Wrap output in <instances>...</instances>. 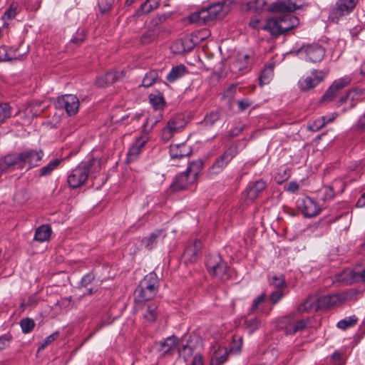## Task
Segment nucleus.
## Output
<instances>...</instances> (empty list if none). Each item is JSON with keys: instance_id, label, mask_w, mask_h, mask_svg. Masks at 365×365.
Returning <instances> with one entry per match:
<instances>
[{"instance_id": "32", "label": "nucleus", "mask_w": 365, "mask_h": 365, "mask_svg": "<svg viewBox=\"0 0 365 365\" xmlns=\"http://www.w3.org/2000/svg\"><path fill=\"white\" fill-rule=\"evenodd\" d=\"M187 72V68L183 64L173 66L166 76V80L170 83H174L182 77Z\"/></svg>"}, {"instance_id": "46", "label": "nucleus", "mask_w": 365, "mask_h": 365, "mask_svg": "<svg viewBox=\"0 0 365 365\" xmlns=\"http://www.w3.org/2000/svg\"><path fill=\"white\" fill-rule=\"evenodd\" d=\"M11 116V107L6 103H0V123Z\"/></svg>"}, {"instance_id": "54", "label": "nucleus", "mask_w": 365, "mask_h": 365, "mask_svg": "<svg viewBox=\"0 0 365 365\" xmlns=\"http://www.w3.org/2000/svg\"><path fill=\"white\" fill-rule=\"evenodd\" d=\"M324 120L321 118H319L316 119L314 122L312 123H309L307 125L308 130L312 131V132H317L319 130L322 128L324 126Z\"/></svg>"}, {"instance_id": "19", "label": "nucleus", "mask_w": 365, "mask_h": 365, "mask_svg": "<svg viewBox=\"0 0 365 365\" xmlns=\"http://www.w3.org/2000/svg\"><path fill=\"white\" fill-rule=\"evenodd\" d=\"M267 186V183L263 179L250 182L246 188L247 198L254 201L265 190Z\"/></svg>"}, {"instance_id": "51", "label": "nucleus", "mask_w": 365, "mask_h": 365, "mask_svg": "<svg viewBox=\"0 0 365 365\" xmlns=\"http://www.w3.org/2000/svg\"><path fill=\"white\" fill-rule=\"evenodd\" d=\"M115 0H98V5L101 13L104 14L108 11Z\"/></svg>"}, {"instance_id": "23", "label": "nucleus", "mask_w": 365, "mask_h": 365, "mask_svg": "<svg viewBox=\"0 0 365 365\" xmlns=\"http://www.w3.org/2000/svg\"><path fill=\"white\" fill-rule=\"evenodd\" d=\"M165 234L162 230H157L151 233L148 237L142 240V244L149 250L153 249L159 242L163 241Z\"/></svg>"}, {"instance_id": "39", "label": "nucleus", "mask_w": 365, "mask_h": 365, "mask_svg": "<svg viewBox=\"0 0 365 365\" xmlns=\"http://www.w3.org/2000/svg\"><path fill=\"white\" fill-rule=\"evenodd\" d=\"M357 320V317L355 315H352L338 322L336 327L341 330H346L355 325Z\"/></svg>"}, {"instance_id": "27", "label": "nucleus", "mask_w": 365, "mask_h": 365, "mask_svg": "<svg viewBox=\"0 0 365 365\" xmlns=\"http://www.w3.org/2000/svg\"><path fill=\"white\" fill-rule=\"evenodd\" d=\"M320 309L318 297L315 296H309L306 300L300 304L298 310L300 312H315Z\"/></svg>"}, {"instance_id": "6", "label": "nucleus", "mask_w": 365, "mask_h": 365, "mask_svg": "<svg viewBox=\"0 0 365 365\" xmlns=\"http://www.w3.org/2000/svg\"><path fill=\"white\" fill-rule=\"evenodd\" d=\"M359 0H337L331 9L329 19L337 23L341 18L351 14L356 7Z\"/></svg>"}, {"instance_id": "15", "label": "nucleus", "mask_w": 365, "mask_h": 365, "mask_svg": "<svg viewBox=\"0 0 365 365\" xmlns=\"http://www.w3.org/2000/svg\"><path fill=\"white\" fill-rule=\"evenodd\" d=\"M339 280L346 284L364 282H365V268L356 267L353 269H346L340 276Z\"/></svg>"}, {"instance_id": "25", "label": "nucleus", "mask_w": 365, "mask_h": 365, "mask_svg": "<svg viewBox=\"0 0 365 365\" xmlns=\"http://www.w3.org/2000/svg\"><path fill=\"white\" fill-rule=\"evenodd\" d=\"M280 27L279 19L272 18L267 19L265 24H263L262 30L269 31L274 37H278L279 36L282 35V31Z\"/></svg>"}, {"instance_id": "40", "label": "nucleus", "mask_w": 365, "mask_h": 365, "mask_svg": "<svg viewBox=\"0 0 365 365\" xmlns=\"http://www.w3.org/2000/svg\"><path fill=\"white\" fill-rule=\"evenodd\" d=\"M194 349L195 347L192 344V341H187L185 344H182L178 348L179 355L186 360L192 355Z\"/></svg>"}, {"instance_id": "28", "label": "nucleus", "mask_w": 365, "mask_h": 365, "mask_svg": "<svg viewBox=\"0 0 365 365\" xmlns=\"http://www.w3.org/2000/svg\"><path fill=\"white\" fill-rule=\"evenodd\" d=\"M229 351L226 347H219L211 357L210 365H222L228 359Z\"/></svg>"}, {"instance_id": "60", "label": "nucleus", "mask_w": 365, "mask_h": 365, "mask_svg": "<svg viewBox=\"0 0 365 365\" xmlns=\"http://www.w3.org/2000/svg\"><path fill=\"white\" fill-rule=\"evenodd\" d=\"M252 102L249 98H243L237 101L238 108L241 111H244L250 106H251Z\"/></svg>"}, {"instance_id": "38", "label": "nucleus", "mask_w": 365, "mask_h": 365, "mask_svg": "<svg viewBox=\"0 0 365 365\" xmlns=\"http://www.w3.org/2000/svg\"><path fill=\"white\" fill-rule=\"evenodd\" d=\"M158 316L157 306L155 304L147 305L146 310L143 314V317L149 322H153L156 320Z\"/></svg>"}, {"instance_id": "24", "label": "nucleus", "mask_w": 365, "mask_h": 365, "mask_svg": "<svg viewBox=\"0 0 365 365\" xmlns=\"http://www.w3.org/2000/svg\"><path fill=\"white\" fill-rule=\"evenodd\" d=\"M279 19L282 35H285L289 31L297 27L299 23V19L297 16L292 15H284L279 17Z\"/></svg>"}, {"instance_id": "29", "label": "nucleus", "mask_w": 365, "mask_h": 365, "mask_svg": "<svg viewBox=\"0 0 365 365\" xmlns=\"http://www.w3.org/2000/svg\"><path fill=\"white\" fill-rule=\"evenodd\" d=\"M145 140L142 138H137L132 146L129 148L127 154V162H132L136 160L145 145Z\"/></svg>"}, {"instance_id": "1", "label": "nucleus", "mask_w": 365, "mask_h": 365, "mask_svg": "<svg viewBox=\"0 0 365 365\" xmlns=\"http://www.w3.org/2000/svg\"><path fill=\"white\" fill-rule=\"evenodd\" d=\"M101 169L100 160L92 158L87 162H81L75 168L69 171L67 182L70 188L76 189L83 185L88 177L95 178Z\"/></svg>"}, {"instance_id": "53", "label": "nucleus", "mask_w": 365, "mask_h": 365, "mask_svg": "<svg viewBox=\"0 0 365 365\" xmlns=\"http://www.w3.org/2000/svg\"><path fill=\"white\" fill-rule=\"evenodd\" d=\"M269 283L271 285L274 286V287H277V288H281V287H284L286 286V282H285V279H284V277L281 275V276H273L270 280H269Z\"/></svg>"}, {"instance_id": "43", "label": "nucleus", "mask_w": 365, "mask_h": 365, "mask_svg": "<svg viewBox=\"0 0 365 365\" xmlns=\"http://www.w3.org/2000/svg\"><path fill=\"white\" fill-rule=\"evenodd\" d=\"M273 76V69L272 67L264 68L259 75V81L260 86L267 84Z\"/></svg>"}, {"instance_id": "33", "label": "nucleus", "mask_w": 365, "mask_h": 365, "mask_svg": "<svg viewBox=\"0 0 365 365\" xmlns=\"http://www.w3.org/2000/svg\"><path fill=\"white\" fill-rule=\"evenodd\" d=\"M160 0H146L137 10L136 14L142 16L150 13L159 6Z\"/></svg>"}, {"instance_id": "63", "label": "nucleus", "mask_w": 365, "mask_h": 365, "mask_svg": "<svg viewBox=\"0 0 365 365\" xmlns=\"http://www.w3.org/2000/svg\"><path fill=\"white\" fill-rule=\"evenodd\" d=\"M244 129V125L236 126L232 128L228 133V136L230 138L238 136Z\"/></svg>"}, {"instance_id": "62", "label": "nucleus", "mask_w": 365, "mask_h": 365, "mask_svg": "<svg viewBox=\"0 0 365 365\" xmlns=\"http://www.w3.org/2000/svg\"><path fill=\"white\" fill-rule=\"evenodd\" d=\"M249 26L255 29H262L263 24L261 23L260 19L253 17L250 19Z\"/></svg>"}, {"instance_id": "52", "label": "nucleus", "mask_w": 365, "mask_h": 365, "mask_svg": "<svg viewBox=\"0 0 365 365\" xmlns=\"http://www.w3.org/2000/svg\"><path fill=\"white\" fill-rule=\"evenodd\" d=\"M247 7L249 10L258 11L264 10V0H254L248 2Z\"/></svg>"}, {"instance_id": "42", "label": "nucleus", "mask_w": 365, "mask_h": 365, "mask_svg": "<svg viewBox=\"0 0 365 365\" xmlns=\"http://www.w3.org/2000/svg\"><path fill=\"white\" fill-rule=\"evenodd\" d=\"M188 21L190 24H195L197 26L205 25L204 20L202 19V9L197 11H195L190 14L187 17Z\"/></svg>"}, {"instance_id": "48", "label": "nucleus", "mask_w": 365, "mask_h": 365, "mask_svg": "<svg viewBox=\"0 0 365 365\" xmlns=\"http://www.w3.org/2000/svg\"><path fill=\"white\" fill-rule=\"evenodd\" d=\"M220 119V113L217 111H212L206 115L204 123L206 125L212 126Z\"/></svg>"}, {"instance_id": "13", "label": "nucleus", "mask_w": 365, "mask_h": 365, "mask_svg": "<svg viewBox=\"0 0 365 365\" xmlns=\"http://www.w3.org/2000/svg\"><path fill=\"white\" fill-rule=\"evenodd\" d=\"M297 206L306 217H313L317 215L321 207L317 202L309 197H305L297 200Z\"/></svg>"}, {"instance_id": "50", "label": "nucleus", "mask_w": 365, "mask_h": 365, "mask_svg": "<svg viewBox=\"0 0 365 365\" xmlns=\"http://www.w3.org/2000/svg\"><path fill=\"white\" fill-rule=\"evenodd\" d=\"M59 336L58 331H55L51 334L48 335L44 341L39 344L38 347V351L43 350L48 345H49L51 342L55 341Z\"/></svg>"}, {"instance_id": "41", "label": "nucleus", "mask_w": 365, "mask_h": 365, "mask_svg": "<svg viewBox=\"0 0 365 365\" xmlns=\"http://www.w3.org/2000/svg\"><path fill=\"white\" fill-rule=\"evenodd\" d=\"M203 163L201 160L192 162L189 167L187 168V171L191 176L195 177V180L197 179V175L202 168Z\"/></svg>"}, {"instance_id": "16", "label": "nucleus", "mask_w": 365, "mask_h": 365, "mask_svg": "<svg viewBox=\"0 0 365 365\" xmlns=\"http://www.w3.org/2000/svg\"><path fill=\"white\" fill-rule=\"evenodd\" d=\"M196 180H195L194 176H191L189 173L185 170L183 173H181L177 175L171 185L170 187L174 191H181L187 189L190 185L193 184Z\"/></svg>"}, {"instance_id": "55", "label": "nucleus", "mask_w": 365, "mask_h": 365, "mask_svg": "<svg viewBox=\"0 0 365 365\" xmlns=\"http://www.w3.org/2000/svg\"><path fill=\"white\" fill-rule=\"evenodd\" d=\"M11 49L6 46L0 47V61H11L14 57L10 53Z\"/></svg>"}, {"instance_id": "20", "label": "nucleus", "mask_w": 365, "mask_h": 365, "mask_svg": "<svg viewBox=\"0 0 365 365\" xmlns=\"http://www.w3.org/2000/svg\"><path fill=\"white\" fill-rule=\"evenodd\" d=\"M191 153V148L185 143L174 144L170 146V155L173 160L187 157Z\"/></svg>"}, {"instance_id": "37", "label": "nucleus", "mask_w": 365, "mask_h": 365, "mask_svg": "<svg viewBox=\"0 0 365 365\" xmlns=\"http://www.w3.org/2000/svg\"><path fill=\"white\" fill-rule=\"evenodd\" d=\"M149 101L155 110H161L165 107V103L162 94H150Z\"/></svg>"}, {"instance_id": "44", "label": "nucleus", "mask_w": 365, "mask_h": 365, "mask_svg": "<svg viewBox=\"0 0 365 365\" xmlns=\"http://www.w3.org/2000/svg\"><path fill=\"white\" fill-rule=\"evenodd\" d=\"M238 154V147L236 145H232L227 148L222 155L229 163Z\"/></svg>"}, {"instance_id": "21", "label": "nucleus", "mask_w": 365, "mask_h": 365, "mask_svg": "<svg viewBox=\"0 0 365 365\" xmlns=\"http://www.w3.org/2000/svg\"><path fill=\"white\" fill-rule=\"evenodd\" d=\"M122 77H123V72L110 71L106 73L103 76L98 77L96 80V84L98 87H106Z\"/></svg>"}, {"instance_id": "26", "label": "nucleus", "mask_w": 365, "mask_h": 365, "mask_svg": "<svg viewBox=\"0 0 365 365\" xmlns=\"http://www.w3.org/2000/svg\"><path fill=\"white\" fill-rule=\"evenodd\" d=\"M301 8V5H297L292 0H276V5L274 12L276 13H287L293 12L295 10Z\"/></svg>"}, {"instance_id": "49", "label": "nucleus", "mask_w": 365, "mask_h": 365, "mask_svg": "<svg viewBox=\"0 0 365 365\" xmlns=\"http://www.w3.org/2000/svg\"><path fill=\"white\" fill-rule=\"evenodd\" d=\"M156 77L157 73L154 71L146 73L143 79L142 86L145 88L151 86L155 82Z\"/></svg>"}, {"instance_id": "59", "label": "nucleus", "mask_w": 365, "mask_h": 365, "mask_svg": "<svg viewBox=\"0 0 365 365\" xmlns=\"http://www.w3.org/2000/svg\"><path fill=\"white\" fill-rule=\"evenodd\" d=\"M95 276L93 273H88L84 275L81 280V285L87 287L94 280Z\"/></svg>"}, {"instance_id": "10", "label": "nucleus", "mask_w": 365, "mask_h": 365, "mask_svg": "<svg viewBox=\"0 0 365 365\" xmlns=\"http://www.w3.org/2000/svg\"><path fill=\"white\" fill-rule=\"evenodd\" d=\"M326 73L323 71L314 70L311 76L302 77L299 80V88L302 91H309L316 87L324 78Z\"/></svg>"}, {"instance_id": "36", "label": "nucleus", "mask_w": 365, "mask_h": 365, "mask_svg": "<svg viewBox=\"0 0 365 365\" xmlns=\"http://www.w3.org/2000/svg\"><path fill=\"white\" fill-rule=\"evenodd\" d=\"M265 302V294L262 293L260 295L254 299L252 305L250 308V313H259L264 312V304Z\"/></svg>"}, {"instance_id": "2", "label": "nucleus", "mask_w": 365, "mask_h": 365, "mask_svg": "<svg viewBox=\"0 0 365 365\" xmlns=\"http://www.w3.org/2000/svg\"><path fill=\"white\" fill-rule=\"evenodd\" d=\"M159 285V279L156 273L150 272L144 277L135 289V300L143 302L152 299L156 295Z\"/></svg>"}, {"instance_id": "35", "label": "nucleus", "mask_w": 365, "mask_h": 365, "mask_svg": "<svg viewBox=\"0 0 365 365\" xmlns=\"http://www.w3.org/2000/svg\"><path fill=\"white\" fill-rule=\"evenodd\" d=\"M260 324V320L257 317L245 318L243 327L247 331L249 334H252L259 329Z\"/></svg>"}, {"instance_id": "7", "label": "nucleus", "mask_w": 365, "mask_h": 365, "mask_svg": "<svg viewBox=\"0 0 365 365\" xmlns=\"http://www.w3.org/2000/svg\"><path fill=\"white\" fill-rule=\"evenodd\" d=\"M58 110H64L68 115L74 116L79 110V100L76 95L64 94L56 98L54 103Z\"/></svg>"}, {"instance_id": "8", "label": "nucleus", "mask_w": 365, "mask_h": 365, "mask_svg": "<svg viewBox=\"0 0 365 365\" xmlns=\"http://www.w3.org/2000/svg\"><path fill=\"white\" fill-rule=\"evenodd\" d=\"M351 81V78L344 76L335 80L329 87L325 93L322 97V102H330L340 93V91L346 87Z\"/></svg>"}, {"instance_id": "4", "label": "nucleus", "mask_w": 365, "mask_h": 365, "mask_svg": "<svg viewBox=\"0 0 365 365\" xmlns=\"http://www.w3.org/2000/svg\"><path fill=\"white\" fill-rule=\"evenodd\" d=\"M232 3V0H221L208 7L202 8V19L205 25L222 18L230 11Z\"/></svg>"}, {"instance_id": "9", "label": "nucleus", "mask_w": 365, "mask_h": 365, "mask_svg": "<svg viewBox=\"0 0 365 365\" xmlns=\"http://www.w3.org/2000/svg\"><path fill=\"white\" fill-rule=\"evenodd\" d=\"M186 122L184 118L180 115H175L171 118L167 123L166 126L162 130V138L165 141H168L173 135L184 128Z\"/></svg>"}, {"instance_id": "17", "label": "nucleus", "mask_w": 365, "mask_h": 365, "mask_svg": "<svg viewBox=\"0 0 365 365\" xmlns=\"http://www.w3.org/2000/svg\"><path fill=\"white\" fill-rule=\"evenodd\" d=\"M252 60V56L251 53H238L236 60L231 65L232 71L234 73L239 72L240 74L246 73Z\"/></svg>"}, {"instance_id": "18", "label": "nucleus", "mask_w": 365, "mask_h": 365, "mask_svg": "<svg viewBox=\"0 0 365 365\" xmlns=\"http://www.w3.org/2000/svg\"><path fill=\"white\" fill-rule=\"evenodd\" d=\"M201 248L202 242L200 240H195L193 243L187 245L182 255L184 262L186 264L197 262Z\"/></svg>"}, {"instance_id": "30", "label": "nucleus", "mask_w": 365, "mask_h": 365, "mask_svg": "<svg viewBox=\"0 0 365 365\" xmlns=\"http://www.w3.org/2000/svg\"><path fill=\"white\" fill-rule=\"evenodd\" d=\"M52 230L48 225H43L35 230L34 240L38 242H43L50 239Z\"/></svg>"}, {"instance_id": "47", "label": "nucleus", "mask_w": 365, "mask_h": 365, "mask_svg": "<svg viewBox=\"0 0 365 365\" xmlns=\"http://www.w3.org/2000/svg\"><path fill=\"white\" fill-rule=\"evenodd\" d=\"M242 345V338L240 336L235 335L230 345L229 352H239Z\"/></svg>"}, {"instance_id": "31", "label": "nucleus", "mask_w": 365, "mask_h": 365, "mask_svg": "<svg viewBox=\"0 0 365 365\" xmlns=\"http://www.w3.org/2000/svg\"><path fill=\"white\" fill-rule=\"evenodd\" d=\"M63 160V158H56L51 160L48 164L39 169L38 176L46 177L50 175L55 170L58 169Z\"/></svg>"}, {"instance_id": "22", "label": "nucleus", "mask_w": 365, "mask_h": 365, "mask_svg": "<svg viewBox=\"0 0 365 365\" xmlns=\"http://www.w3.org/2000/svg\"><path fill=\"white\" fill-rule=\"evenodd\" d=\"M178 341L175 336H170L161 341L158 351L162 355L172 354L176 349Z\"/></svg>"}, {"instance_id": "34", "label": "nucleus", "mask_w": 365, "mask_h": 365, "mask_svg": "<svg viewBox=\"0 0 365 365\" xmlns=\"http://www.w3.org/2000/svg\"><path fill=\"white\" fill-rule=\"evenodd\" d=\"M229 163H230L221 155L215 160L214 163L210 168V173L211 174L217 175L221 173Z\"/></svg>"}, {"instance_id": "56", "label": "nucleus", "mask_w": 365, "mask_h": 365, "mask_svg": "<svg viewBox=\"0 0 365 365\" xmlns=\"http://www.w3.org/2000/svg\"><path fill=\"white\" fill-rule=\"evenodd\" d=\"M155 37V32L152 30L145 31L140 38V41L143 44H147L154 40Z\"/></svg>"}, {"instance_id": "45", "label": "nucleus", "mask_w": 365, "mask_h": 365, "mask_svg": "<svg viewBox=\"0 0 365 365\" xmlns=\"http://www.w3.org/2000/svg\"><path fill=\"white\" fill-rule=\"evenodd\" d=\"M22 331L24 334L30 333L35 327L34 321L31 318H24L20 322Z\"/></svg>"}, {"instance_id": "11", "label": "nucleus", "mask_w": 365, "mask_h": 365, "mask_svg": "<svg viewBox=\"0 0 365 365\" xmlns=\"http://www.w3.org/2000/svg\"><path fill=\"white\" fill-rule=\"evenodd\" d=\"M309 323V320L308 319L294 320L290 317H286L284 318L279 327L284 331L286 334H294L306 329Z\"/></svg>"}, {"instance_id": "5", "label": "nucleus", "mask_w": 365, "mask_h": 365, "mask_svg": "<svg viewBox=\"0 0 365 365\" xmlns=\"http://www.w3.org/2000/svg\"><path fill=\"white\" fill-rule=\"evenodd\" d=\"M206 266L209 272L221 280L229 278L230 267L222 259L220 255H210L207 257Z\"/></svg>"}, {"instance_id": "14", "label": "nucleus", "mask_w": 365, "mask_h": 365, "mask_svg": "<svg viewBox=\"0 0 365 365\" xmlns=\"http://www.w3.org/2000/svg\"><path fill=\"white\" fill-rule=\"evenodd\" d=\"M352 296V292H344L342 293L324 295L318 297L320 309L329 308L336 305L337 304L350 299Z\"/></svg>"}, {"instance_id": "61", "label": "nucleus", "mask_w": 365, "mask_h": 365, "mask_svg": "<svg viewBox=\"0 0 365 365\" xmlns=\"http://www.w3.org/2000/svg\"><path fill=\"white\" fill-rule=\"evenodd\" d=\"M16 15V7L14 6V5H11L10 7L6 9L4 14V18H6L7 19H14Z\"/></svg>"}, {"instance_id": "64", "label": "nucleus", "mask_w": 365, "mask_h": 365, "mask_svg": "<svg viewBox=\"0 0 365 365\" xmlns=\"http://www.w3.org/2000/svg\"><path fill=\"white\" fill-rule=\"evenodd\" d=\"M276 0H264V11L274 12Z\"/></svg>"}, {"instance_id": "3", "label": "nucleus", "mask_w": 365, "mask_h": 365, "mask_svg": "<svg viewBox=\"0 0 365 365\" xmlns=\"http://www.w3.org/2000/svg\"><path fill=\"white\" fill-rule=\"evenodd\" d=\"M10 155L14 166L17 165L20 169L26 168L30 170L40 165L44 152L41 149H28L21 153H11Z\"/></svg>"}, {"instance_id": "58", "label": "nucleus", "mask_w": 365, "mask_h": 365, "mask_svg": "<svg viewBox=\"0 0 365 365\" xmlns=\"http://www.w3.org/2000/svg\"><path fill=\"white\" fill-rule=\"evenodd\" d=\"M284 293L282 290H277L273 292L269 296V300L272 304H276L283 297Z\"/></svg>"}, {"instance_id": "12", "label": "nucleus", "mask_w": 365, "mask_h": 365, "mask_svg": "<svg viewBox=\"0 0 365 365\" xmlns=\"http://www.w3.org/2000/svg\"><path fill=\"white\" fill-rule=\"evenodd\" d=\"M300 51L304 53L307 61L314 63L320 62L325 56V48L317 43L303 46Z\"/></svg>"}, {"instance_id": "57", "label": "nucleus", "mask_w": 365, "mask_h": 365, "mask_svg": "<svg viewBox=\"0 0 365 365\" xmlns=\"http://www.w3.org/2000/svg\"><path fill=\"white\" fill-rule=\"evenodd\" d=\"M12 340V336L9 334L0 336V351L8 347Z\"/></svg>"}]
</instances>
